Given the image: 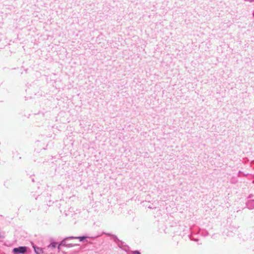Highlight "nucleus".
Listing matches in <instances>:
<instances>
[{"label": "nucleus", "instance_id": "nucleus-1", "mask_svg": "<svg viewBox=\"0 0 254 254\" xmlns=\"http://www.w3.org/2000/svg\"><path fill=\"white\" fill-rule=\"evenodd\" d=\"M27 247H19L15 248L13 250V252L14 254H25L27 251Z\"/></svg>", "mask_w": 254, "mask_h": 254}, {"label": "nucleus", "instance_id": "nucleus-2", "mask_svg": "<svg viewBox=\"0 0 254 254\" xmlns=\"http://www.w3.org/2000/svg\"><path fill=\"white\" fill-rule=\"evenodd\" d=\"M68 239L70 238L69 237H66L65 239H64L60 244V245H62L67 248H71L75 246H78V245L77 244H67L66 241Z\"/></svg>", "mask_w": 254, "mask_h": 254}, {"label": "nucleus", "instance_id": "nucleus-3", "mask_svg": "<svg viewBox=\"0 0 254 254\" xmlns=\"http://www.w3.org/2000/svg\"><path fill=\"white\" fill-rule=\"evenodd\" d=\"M33 248L35 253L37 254H47L44 251L43 249L41 248L37 247L34 245L33 246Z\"/></svg>", "mask_w": 254, "mask_h": 254}, {"label": "nucleus", "instance_id": "nucleus-4", "mask_svg": "<svg viewBox=\"0 0 254 254\" xmlns=\"http://www.w3.org/2000/svg\"><path fill=\"white\" fill-rule=\"evenodd\" d=\"M69 238L79 239L80 241H83L86 237H69Z\"/></svg>", "mask_w": 254, "mask_h": 254}, {"label": "nucleus", "instance_id": "nucleus-5", "mask_svg": "<svg viewBox=\"0 0 254 254\" xmlns=\"http://www.w3.org/2000/svg\"><path fill=\"white\" fill-rule=\"evenodd\" d=\"M56 245H57V243H56V242L52 243L50 245H49L48 246V248H51L52 249H55L56 247Z\"/></svg>", "mask_w": 254, "mask_h": 254}, {"label": "nucleus", "instance_id": "nucleus-6", "mask_svg": "<svg viewBox=\"0 0 254 254\" xmlns=\"http://www.w3.org/2000/svg\"><path fill=\"white\" fill-rule=\"evenodd\" d=\"M132 254H140L138 251H134L132 252Z\"/></svg>", "mask_w": 254, "mask_h": 254}, {"label": "nucleus", "instance_id": "nucleus-7", "mask_svg": "<svg viewBox=\"0 0 254 254\" xmlns=\"http://www.w3.org/2000/svg\"><path fill=\"white\" fill-rule=\"evenodd\" d=\"M61 246V245H59V246H58V249H59V250H60V246Z\"/></svg>", "mask_w": 254, "mask_h": 254}]
</instances>
